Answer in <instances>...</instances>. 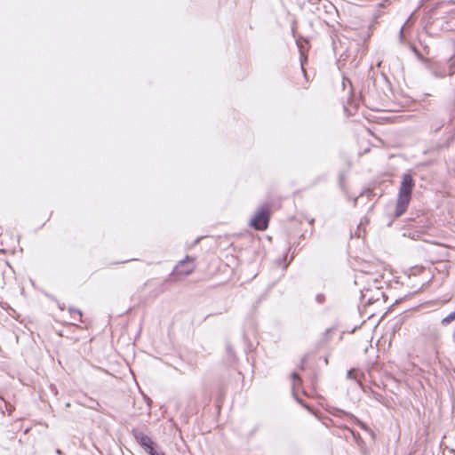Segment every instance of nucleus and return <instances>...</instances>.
Here are the masks:
<instances>
[{"label": "nucleus", "instance_id": "obj_15", "mask_svg": "<svg viewBox=\"0 0 455 455\" xmlns=\"http://www.w3.org/2000/svg\"><path fill=\"white\" fill-rule=\"evenodd\" d=\"M317 300H318L319 302H321V301H322V300H321V296H317Z\"/></svg>", "mask_w": 455, "mask_h": 455}, {"label": "nucleus", "instance_id": "obj_12", "mask_svg": "<svg viewBox=\"0 0 455 455\" xmlns=\"http://www.w3.org/2000/svg\"><path fill=\"white\" fill-rule=\"evenodd\" d=\"M359 425H360L363 428H366V426H365L363 423L359 422Z\"/></svg>", "mask_w": 455, "mask_h": 455}, {"label": "nucleus", "instance_id": "obj_1", "mask_svg": "<svg viewBox=\"0 0 455 455\" xmlns=\"http://www.w3.org/2000/svg\"><path fill=\"white\" fill-rule=\"evenodd\" d=\"M414 187V181L411 174H404L401 182L399 195L396 204L395 215L401 216L407 209L411 198V192Z\"/></svg>", "mask_w": 455, "mask_h": 455}, {"label": "nucleus", "instance_id": "obj_8", "mask_svg": "<svg viewBox=\"0 0 455 455\" xmlns=\"http://www.w3.org/2000/svg\"><path fill=\"white\" fill-rule=\"evenodd\" d=\"M70 315L75 320H80L82 317V312L78 309L69 308Z\"/></svg>", "mask_w": 455, "mask_h": 455}, {"label": "nucleus", "instance_id": "obj_4", "mask_svg": "<svg viewBox=\"0 0 455 455\" xmlns=\"http://www.w3.org/2000/svg\"><path fill=\"white\" fill-rule=\"evenodd\" d=\"M132 435L138 443L143 447L145 451L150 448V446L155 445V443L152 441V439L139 429H133Z\"/></svg>", "mask_w": 455, "mask_h": 455}, {"label": "nucleus", "instance_id": "obj_6", "mask_svg": "<svg viewBox=\"0 0 455 455\" xmlns=\"http://www.w3.org/2000/svg\"><path fill=\"white\" fill-rule=\"evenodd\" d=\"M296 43H297V45H298L299 52H300L301 68H302V71L305 73L304 62L307 60V57H306L304 50H303V45L299 41H297Z\"/></svg>", "mask_w": 455, "mask_h": 455}, {"label": "nucleus", "instance_id": "obj_5", "mask_svg": "<svg viewBox=\"0 0 455 455\" xmlns=\"http://www.w3.org/2000/svg\"><path fill=\"white\" fill-rule=\"evenodd\" d=\"M455 72V56H452L450 60H449V71L446 73V72H437V71H434V75L437 77H443L445 76L446 75H452L453 73Z\"/></svg>", "mask_w": 455, "mask_h": 455}, {"label": "nucleus", "instance_id": "obj_3", "mask_svg": "<svg viewBox=\"0 0 455 455\" xmlns=\"http://www.w3.org/2000/svg\"><path fill=\"white\" fill-rule=\"evenodd\" d=\"M195 259L190 256H187L184 259L180 260L176 266L173 274L178 275H188L196 267L194 263Z\"/></svg>", "mask_w": 455, "mask_h": 455}, {"label": "nucleus", "instance_id": "obj_7", "mask_svg": "<svg viewBox=\"0 0 455 455\" xmlns=\"http://www.w3.org/2000/svg\"><path fill=\"white\" fill-rule=\"evenodd\" d=\"M455 321V310L442 319V324L448 325L451 322Z\"/></svg>", "mask_w": 455, "mask_h": 455}, {"label": "nucleus", "instance_id": "obj_9", "mask_svg": "<svg viewBox=\"0 0 455 455\" xmlns=\"http://www.w3.org/2000/svg\"><path fill=\"white\" fill-rule=\"evenodd\" d=\"M300 379L298 374L293 373L292 374V388L293 390L299 385Z\"/></svg>", "mask_w": 455, "mask_h": 455}, {"label": "nucleus", "instance_id": "obj_13", "mask_svg": "<svg viewBox=\"0 0 455 455\" xmlns=\"http://www.w3.org/2000/svg\"><path fill=\"white\" fill-rule=\"evenodd\" d=\"M403 28H402L400 29V36H401V37L403 36Z\"/></svg>", "mask_w": 455, "mask_h": 455}, {"label": "nucleus", "instance_id": "obj_14", "mask_svg": "<svg viewBox=\"0 0 455 455\" xmlns=\"http://www.w3.org/2000/svg\"><path fill=\"white\" fill-rule=\"evenodd\" d=\"M56 452H57L58 454H60V455H61V454H62L61 451H60V450H59V449L56 451Z\"/></svg>", "mask_w": 455, "mask_h": 455}, {"label": "nucleus", "instance_id": "obj_10", "mask_svg": "<svg viewBox=\"0 0 455 455\" xmlns=\"http://www.w3.org/2000/svg\"><path fill=\"white\" fill-rule=\"evenodd\" d=\"M155 445L150 446L146 451L149 453V455H164L163 452L156 450Z\"/></svg>", "mask_w": 455, "mask_h": 455}, {"label": "nucleus", "instance_id": "obj_11", "mask_svg": "<svg viewBox=\"0 0 455 455\" xmlns=\"http://www.w3.org/2000/svg\"><path fill=\"white\" fill-rule=\"evenodd\" d=\"M352 374H353V371L350 370L348 372H347V378L351 379L352 378Z\"/></svg>", "mask_w": 455, "mask_h": 455}, {"label": "nucleus", "instance_id": "obj_2", "mask_svg": "<svg viewBox=\"0 0 455 455\" xmlns=\"http://www.w3.org/2000/svg\"><path fill=\"white\" fill-rule=\"evenodd\" d=\"M269 221V206L263 205L257 210L255 215L250 220V226L256 230L263 231L267 228Z\"/></svg>", "mask_w": 455, "mask_h": 455}]
</instances>
